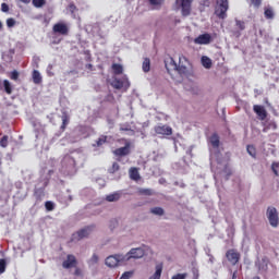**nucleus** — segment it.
Wrapping results in <instances>:
<instances>
[{
  "label": "nucleus",
  "mask_w": 279,
  "mask_h": 279,
  "mask_svg": "<svg viewBox=\"0 0 279 279\" xmlns=\"http://www.w3.org/2000/svg\"><path fill=\"white\" fill-rule=\"evenodd\" d=\"M186 64H189L186 57L180 56L179 64L175 63L173 58H170L169 61H166V69L168 73H171V71H177L182 77H186V75H189V68H186Z\"/></svg>",
  "instance_id": "obj_1"
},
{
  "label": "nucleus",
  "mask_w": 279,
  "mask_h": 279,
  "mask_svg": "<svg viewBox=\"0 0 279 279\" xmlns=\"http://www.w3.org/2000/svg\"><path fill=\"white\" fill-rule=\"evenodd\" d=\"M230 5L228 3V0H217V7L215 9V14L218 16V19H227L228 17V10Z\"/></svg>",
  "instance_id": "obj_2"
},
{
  "label": "nucleus",
  "mask_w": 279,
  "mask_h": 279,
  "mask_svg": "<svg viewBox=\"0 0 279 279\" xmlns=\"http://www.w3.org/2000/svg\"><path fill=\"white\" fill-rule=\"evenodd\" d=\"M266 217L272 228H278L279 216L278 209H276V207H268L266 210Z\"/></svg>",
  "instance_id": "obj_3"
},
{
  "label": "nucleus",
  "mask_w": 279,
  "mask_h": 279,
  "mask_svg": "<svg viewBox=\"0 0 279 279\" xmlns=\"http://www.w3.org/2000/svg\"><path fill=\"white\" fill-rule=\"evenodd\" d=\"M125 255H111L108 256L105 260V265H107V267H118L119 263H125Z\"/></svg>",
  "instance_id": "obj_4"
},
{
  "label": "nucleus",
  "mask_w": 279,
  "mask_h": 279,
  "mask_svg": "<svg viewBox=\"0 0 279 279\" xmlns=\"http://www.w3.org/2000/svg\"><path fill=\"white\" fill-rule=\"evenodd\" d=\"M175 3L181 7L182 16L191 15V5H193V0H175Z\"/></svg>",
  "instance_id": "obj_5"
},
{
  "label": "nucleus",
  "mask_w": 279,
  "mask_h": 279,
  "mask_svg": "<svg viewBox=\"0 0 279 279\" xmlns=\"http://www.w3.org/2000/svg\"><path fill=\"white\" fill-rule=\"evenodd\" d=\"M226 258L230 265L234 266L241 260V253L236 251L235 248L228 250L226 252Z\"/></svg>",
  "instance_id": "obj_6"
},
{
  "label": "nucleus",
  "mask_w": 279,
  "mask_h": 279,
  "mask_svg": "<svg viewBox=\"0 0 279 279\" xmlns=\"http://www.w3.org/2000/svg\"><path fill=\"white\" fill-rule=\"evenodd\" d=\"M95 230V226H87L81 230H78L76 233L73 234V239L76 241H82V239H86L90 235V233Z\"/></svg>",
  "instance_id": "obj_7"
},
{
  "label": "nucleus",
  "mask_w": 279,
  "mask_h": 279,
  "mask_svg": "<svg viewBox=\"0 0 279 279\" xmlns=\"http://www.w3.org/2000/svg\"><path fill=\"white\" fill-rule=\"evenodd\" d=\"M131 151H132V143L125 141V144L123 147H120L113 150V155H116L117 158H123V156H130Z\"/></svg>",
  "instance_id": "obj_8"
},
{
  "label": "nucleus",
  "mask_w": 279,
  "mask_h": 279,
  "mask_svg": "<svg viewBox=\"0 0 279 279\" xmlns=\"http://www.w3.org/2000/svg\"><path fill=\"white\" fill-rule=\"evenodd\" d=\"M145 256V250H143L142 247H137V248H132L129 253H126L124 255L125 260H132V258L134 259H138V258H143Z\"/></svg>",
  "instance_id": "obj_9"
},
{
  "label": "nucleus",
  "mask_w": 279,
  "mask_h": 279,
  "mask_svg": "<svg viewBox=\"0 0 279 279\" xmlns=\"http://www.w3.org/2000/svg\"><path fill=\"white\" fill-rule=\"evenodd\" d=\"M154 131L159 136H171V134H173V129L167 124L156 125Z\"/></svg>",
  "instance_id": "obj_10"
},
{
  "label": "nucleus",
  "mask_w": 279,
  "mask_h": 279,
  "mask_svg": "<svg viewBox=\"0 0 279 279\" xmlns=\"http://www.w3.org/2000/svg\"><path fill=\"white\" fill-rule=\"evenodd\" d=\"M53 34H60V36H69V25L63 22L56 23L52 26Z\"/></svg>",
  "instance_id": "obj_11"
},
{
  "label": "nucleus",
  "mask_w": 279,
  "mask_h": 279,
  "mask_svg": "<svg viewBox=\"0 0 279 279\" xmlns=\"http://www.w3.org/2000/svg\"><path fill=\"white\" fill-rule=\"evenodd\" d=\"M63 269H72V267H77V258L75 255L69 254L66 259L62 263Z\"/></svg>",
  "instance_id": "obj_12"
},
{
  "label": "nucleus",
  "mask_w": 279,
  "mask_h": 279,
  "mask_svg": "<svg viewBox=\"0 0 279 279\" xmlns=\"http://www.w3.org/2000/svg\"><path fill=\"white\" fill-rule=\"evenodd\" d=\"M255 114H257L259 121H265L267 119V109L260 105L253 106Z\"/></svg>",
  "instance_id": "obj_13"
},
{
  "label": "nucleus",
  "mask_w": 279,
  "mask_h": 279,
  "mask_svg": "<svg viewBox=\"0 0 279 279\" xmlns=\"http://www.w3.org/2000/svg\"><path fill=\"white\" fill-rule=\"evenodd\" d=\"M213 40V37L210 36V34L205 33L203 35H199L194 43H196V45H210V41Z\"/></svg>",
  "instance_id": "obj_14"
},
{
  "label": "nucleus",
  "mask_w": 279,
  "mask_h": 279,
  "mask_svg": "<svg viewBox=\"0 0 279 279\" xmlns=\"http://www.w3.org/2000/svg\"><path fill=\"white\" fill-rule=\"evenodd\" d=\"M209 143L214 149H219V145H221L219 134L213 133L211 136L209 137Z\"/></svg>",
  "instance_id": "obj_15"
},
{
  "label": "nucleus",
  "mask_w": 279,
  "mask_h": 279,
  "mask_svg": "<svg viewBox=\"0 0 279 279\" xmlns=\"http://www.w3.org/2000/svg\"><path fill=\"white\" fill-rule=\"evenodd\" d=\"M130 178H131V180H134L135 182H138V180H141V173H138V168L130 169Z\"/></svg>",
  "instance_id": "obj_16"
},
{
  "label": "nucleus",
  "mask_w": 279,
  "mask_h": 279,
  "mask_svg": "<svg viewBox=\"0 0 279 279\" xmlns=\"http://www.w3.org/2000/svg\"><path fill=\"white\" fill-rule=\"evenodd\" d=\"M142 69L144 73H149V71H151V60H149V58L144 59Z\"/></svg>",
  "instance_id": "obj_17"
},
{
  "label": "nucleus",
  "mask_w": 279,
  "mask_h": 279,
  "mask_svg": "<svg viewBox=\"0 0 279 279\" xmlns=\"http://www.w3.org/2000/svg\"><path fill=\"white\" fill-rule=\"evenodd\" d=\"M162 276V264H158L156 266V271L153 276L149 277V279H160Z\"/></svg>",
  "instance_id": "obj_18"
},
{
  "label": "nucleus",
  "mask_w": 279,
  "mask_h": 279,
  "mask_svg": "<svg viewBox=\"0 0 279 279\" xmlns=\"http://www.w3.org/2000/svg\"><path fill=\"white\" fill-rule=\"evenodd\" d=\"M112 88H116V90H121L124 86V82L121 81V78H114L111 83Z\"/></svg>",
  "instance_id": "obj_19"
},
{
  "label": "nucleus",
  "mask_w": 279,
  "mask_h": 279,
  "mask_svg": "<svg viewBox=\"0 0 279 279\" xmlns=\"http://www.w3.org/2000/svg\"><path fill=\"white\" fill-rule=\"evenodd\" d=\"M62 124H61V132H64V130H66V125H69V121H71V118H69V114L63 113L62 117Z\"/></svg>",
  "instance_id": "obj_20"
},
{
  "label": "nucleus",
  "mask_w": 279,
  "mask_h": 279,
  "mask_svg": "<svg viewBox=\"0 0 279 279\" xmlns=\"http://www.w3.org/2000/svg\"><path fill=\"white\" fill-rule=\"evenodd\" d=\"M111 69L114 73V75H122L123 74V65L119 64V63H113L111 65Z\"/></svg>",
  "instance_id": "obj_21"
},
{
  "label": "nucleus",
  "mask_w": 279,
  "mask_h": 279,
  "mask_svg": "<svg viewBox=\"0 0 279 279\" xmlns=\"http://www.w3.org/2000/svg\"><path fill=\"white\" fill-rule=\"evenodd\" d=\"M265 19L272 20L276 14L274 13V9L271 7H267L264 9Z\"/></svg>",
  "instance_id": "obj_22"
},
{
  "label": "nucleus",
  "mask_w": 279,
  "mask_h": 279,
  "mask_svg": "<svg viewBox=\"0 0 279 279\" xmlns=\"http://www.w3.org/2000/svg\"><path fill=\"white\" fill-rule=\"evenodd\" d=\"M33 82H34V84L43 83V76H40V72H38V70L33 71Z\"/></svg>",
  "instance_id": "obj_23"
},
{
  "label": "nucleus",
  "mask_w": 279,
  "mask_h": 279,
  "mask_svg": "<svg viewBox=\"0 0 279 279\" xmlns=\"http://www.w3.org/2000/svg\"><path fill=\"white\" fill-rule=\"evenodd\" d=\"M121 199V194L116 192L106 196L107 202H119Z\"/></svg>",
  "instance_id": "obj_24"
},
{
  "label": "nucleus",
  "mask_w": 279,
  "mask_h": 279,
  "mask_svg": "<svg viewBox=\"0 0 279 279\" xmlns=\"http://www.w3.org/2000/svg\"><path fill=\"white\" fill-rule=\"evenodd\" d=\"M121 166L119 165V162L114 161L112 163V166L108 169V173H110L111 175H114V173H117V171H120Z\"/></svg>",
  "instance_id": "obj_25"
},
{
  "label": "nucleus",
  "mask_w": 279,
  "mask_h": 279,
  "mask_svg": "<svg viewBox=\"0 0 279 279\" xmlns=\"http://www.w3.org/2000/svg\"><path fill=\"white\" fill-rule=\"evenodd\" d=\"M34 195H35L37 202H41L43 197H45V190L37 189V190L34 191Z\"/></svg>",
  "instance_id": "obj_26"
},
{
  "label": "nucleus",
  "mask_w": 279,
  "mask_h": 279,
  "mask_svg": "<svg viewBox=\"0 0 279 279\" xmlns=\"http://www.w3.org/2000/svg\"><path fill=\"white\" fill-rule=\"evenodd\" d=\"M151 215H157L158 217H162L165 215V209L162 207H153L150 208Z\"/></svg>",
  "instance_id": "obj_27"
},
{
  "label": "nucleus",
  "mask_w": 279,
  "mask_h": 279,
  "mask_svg": "<svg viewBox=\"0 0 279 279\" xmlns=\"http://www.w3.org/2000/svg\"><path fill=\"white\" fill-rule=\"evenodd\" d=\"M202 64L205 69H210V66H213V61L208 57H203Z\"/></svg>",
  "instance_id": "obj_28"
},
{
  "label": "nucleus",
  "mask_w": 279,
  "mask_h": 279,
  "mask_svg": "<svg viewBox=\"0 0 279 279\" xmlns=\"http://www.w3.org/2000/svg\"><path fill=\"white\" fill-rule=\"evenodd\" d=\"M3 86L7 95H12V84H10V81L4 80L3 81Z\"/></svg>",
  "instance_id": "obj_29"
},
{
  "label": "nucleus",
  "mask_w": 279,
  "mask_h": 279,
  "mask_svg": "<svg viewBox=\"0 0 279 279\" xmlns=\"http://www.w3.org/2000/svg\"><path fill=\"white\" fill-rule=\"evenodd\" d=\"M108 143V136L101 135L97 141H96V146L101 147V145H106Z\"/></svg>",
  "instance_id": "obj_30"
},
{
  "label": "nucleus",
  "mask_w": 279,
  "mask_h": 279,
  "mask_svg": "<svg viewBox=\"0 0 279 279\" xmlns=\"http://www.w3.org/2000/svg\"><path fill=\"white\" fill-rule=\"evenodd\" d=\"M34 8H44L47 5V0H32Z\"/></svg>",
  "instance_id": "obj_31"
},
{
  "label": "nucleus",
  "mask_w": 279,
  "mask_h": 279,
  "mask_svg": "<svg viewBox=\"0 0 279 279\" xmlns=\"http://www.w3.org/2000/svg\"><path fill=\"white\" fill-rule=\"evenodd\" d=\"M235 27H238V29L240 32H244V29H245V21H241L239 19H235Z\"/></svg>",
  "instance_id": "obj_32"
},
{
  "label": "nucleus",
  "mask_w": 279,
  "mask_h": 279,
  "mask_svg": "<svg viewBox=\"0 0 279 279\" xmlns=\"http://www.w3.org/2000/svg\"><path fill=\"white\" fill-rule=\"evenodd\" d=\"M150 5H154L156 10L160 8L165 3V0H148Z\"/></svg>",
  "instance_id": "obj_33"
},
{
  "label": "nucleus",
  "mask_w": 279,
  "mask_h": 279,
  "mask_svg": "<svg viewBox=\"0 0 279 279\" xmlns=\"http://www.w3.org/2000/svg\"><path fill=\"white\" fill-rule=\"evenodd\" d=\"M246 151L250 154V156L256 158V147H254V145H247Z\"/></svg>",
  "instance_id": "obj_34"
},
{
  "label": "nucleus",
  "mask_w": 279,
  "mask_h": 279,
  "mask_svg": "<svg viewBox=\"0 0 279 279\" xmlns=\"http://www.w3.org/2000/svg\"><path fill=\"white\" fill-rule=\"evenodd\" d=\"M45 208H46V210H48V213H51V210L56 209V204L51 201H47L45 203Z\"/></svg>",
  "instance_id": "obj_35"
},
{
  "label": "nucleus",
  "mask_w": 279,
  "mask_h": 279,
  "mask_svg": "<svg viewBox=\"0 0 279 279\" xmlns=\"http://www.w3.org/2000/svg\"><path fill=\"white\" fill-rule=\"evenodd\" d=\"M250 1V5H253V8H260V5H263V0H248Z\"/></svg>",
  "instance_id": "obj_36"
},
{
  "label": "nucleus",
  "mask_w": 279,
  "mask_h": 279,
  "mask_svg": "<svg viewBox=\"0 0 279 279\" xmlns=\"http://www.w3.org/2000/svg\"><path fill=\"white\" fill-rule=\"evenodd\" d=\"M97 263H99V256L97 254H93V256L88 260V264L89 265H97Z\"/></svg>",
  "instance_id": "obj_37"
},
{
  "label": "nucleus",
  "mask_w": 279,
  "mask_h": 279,
  "mask_svg": "<svg viewBox=\"0 0 279 279\" xmlns=\"http://www.w3.org/2000/svg\"><path fill=\"white\" fill-rule=\"evenodd\" d=\"M140 195H154V192L149 189H140Z\"/></svg>",
  "instance_id": "obj_38"
},
{
  "label": "nucleus",
  "mask_w": 279,
  "mask_h": 279,
  "mask_svg": "<svg viewBox=\"0 0 279 279\" xmlns=\"http://www.w3.org/2000/svg\"><path fill=\"white\" fill-rule=\"evenodd\" d=\"M132 276H134L133 270L125 271V272L122 274V276L120 277V279H130V278H132Z\"/></svg>",
  "instance_id": "obj_39"
},
{
  "label": "nucleus",
  "mask_w": 279,
  "mask_h": 279,
  "mask_svg": "<svg viewBox=\"0 0 279 279\" xmlns=\"http://www.w3.org/2000/svg\"><path fill=\"white\" fill-rule=\"evenodd\" d=\"M8 135H3L2 138L0 140V146L1 147H8Z\"/></svg>",
  "instance_id": "obj_40"
},
{
  "label": "nucleus",
  "mask_w": 279,
  "mask_h": 279,
  "mask_svg": "<svg viewBox=\"0 0 279 279\" xmlns=\"http://www.w3.org/2000/svg\"><path fill=\"white\" fill-rule=\"evenodd\" d=\"M15 25H16V20L15 19L9 17L7 20V26L8 27H14Z\"/></svg>",
  "instance_id": "obj_41"
},
{
  "label": "nucleus",
  "mask_w": 279,
  "mask_h": 279,
  "mask_svg": "<svg viewBox=\"0 0 279 279\" xmlns=\"http://www.w3.org/2000/svg\"><path fill=\"white\" fill-rule=\"evenodd\" d=\"M5 259H0V274H5Z\"/></svg>",
  "instance_id": "obj_42"
},
{
  "label": "nucleus",
  "mask_w": 279,
  "mask_h": 279,
  "mask_svg": "<svg viewBox=\"0 0 279 279\" xmlns=\"http://www.w3.org/2000/svg\"><path fill=\"white\" fill-rule=\"evenodd\" d=\"M271 169H272L274 174L278 177L279 174H278V170L277 169H279V162H274L271 165Z\"/></svg>",
  "instance_id": "obj_43"
},
{
  "label": "nucleus",
  "mask_w": 279,
  "mask_h": 279,
  "mask_svg": "<svg viewBox=\"0 0 279 279\" xmlns=\"http://www.w3.org/2000/svg\"><path fill=\"white\" fill-rule=\"evenodd\" d=\"M192 275H193L192 279H199V269L192 268Z\"/></svg>",
  "instance_id": "obj_44"
},
{
  "label": "nucleus",
  "mask_w": 279,
  "mask_h": 279,
  "mask_svg": "<svg viewBox=\"0 0 279 279\" xmlns=\"http://www.w3.org/2000/svg\"><path fill=\"white\" fill-rule=\"evenodd\" d=\"M187 274H177L171 279H186Z\"/></svg>",
  "instance_id": "obj_45"
},
{
  "label": "nucleus",
  "mask_w": 279,
  "mask_h": 279,
  "mask_svg": "<svg viewBox=\"0 0 279 279\" xmlns=\"http://www.w3.org/2000/svg\"><path fill=\"white\" fill-rule=\"evenodd\" d=\"M1 12H10V5H8V3L3 2L1 4Z\"/></svg>",
  "instance_id": "obj_46"
},
{
  "label": "nucleus",
  "mask_w": 279,
  "mask_h": 279,
  "mask_svg": "<svg viewBox=\"0 0 279 279\" xmlns=\"http://www.w3.org/2000/svg\"><path fill=\"white\" fill-rule=\"evenodd\" d=\"M120 132H134L130 125L126 126H120Z\"/></svg>",
  "instance_id": "obj_47"
},
{
  "label": "nucleus",
  "mask_w": 279,
  "mask_h": 279,
  "mask_svg": "<svg viewBox=\"0 0 279 279\" xmlns=\"http://www.w3.org/2000/svg\"><path fill=\"white\" fill-rule=\"evenodd\" d=\"M11 80H19V72L16 70H14L12 73H11Z\"/></svg>",
  "instance_id": "obj_48"
},
{
  "label": "nucleus",
  "mask_w": 279,
  "mask_h": 279,
  "mask_svg": "<svg viewBox=\"0 0 279 279\" xmlns=\"http://www.w3.org/2000/svg\"><path fill=\"white\" fill-rule=\"evenodd\" d=\"M69 10L73 14L75 12V10H77V7H75L73 3H70L69 4Z\"/></svg>",
  "instance_id": "obj_49"
},
{
  "label": "nucleus",
  "mask_w": 279,
  "mask_h": 279,
  "mask_svg": "<svg viewBox=\"0 0 279 279\" xmlns=\"http://www.w3.org/2000/svg\"><path fill=\"white\" fill-rule=\"evenodd\" d=\"M75 276H82V270L80 268H76L74 271Z\"/></svg>",
  "instance_id": "obj_50"
},
{
  "label": "nucleus",
  "mask_w": 279,
  "mask_h": 279,
  "mask_svg": "<svg viewBox=\"0 0 279 279\" xmlns=\"http://www.w3.org/2000/svg\"><path fill=\"white\" fill-rule=\"evenodd\" d=\"M21 3H32V0H20Z\"/></svg>",
  "instance_id": "obj_51"
},
{
  "label": "nucleus",
  "mask_w": 279,
  "mask_h": 279,
  "mask_svg": "<svg viewBox=\"0 0 279 279\" xmlns=\"http://www.w3.org/2000/svg\"><path fill=\"white\" fill-rule=\"evenodd\" d=\"M232 279H236V270L232 274Z\"/></svg>",
  "instance_id": "obj_52"
},
{
  "label": "nucleus",
  "mask_w": 279,
  "mask_h": 279,
  "mask_svg": "<svg viewBox=\"0 0 279 279\" xmlns=\"http://www.w3.org/2000/svg\"><path fill=\"white\" fill-rule=\"evenodd\" d=\"M0 29H3V23L0 21Z\"/></svg>",
  "instance_id": "obj_53"
},
{
  "label": "nucleus",
  "mask_w": 279,
  "mask_h": 279,
  "mask_svg": "<svg viewBox=\"0 0 279 279\" xmlns=\"http://www.w3.org/2000/svg\"><path fill=\"white\" fill-rule=\"evenodd\" d=\"M87 68L88 69H93V64H87Z\"/></svg>",
  "instance_id": "obj_54"
},
{
  "label": "nucleus",
  "mask_w": 279,
  "mask_h": 279,
  "mask_svg": "<svg viewBox=\"0 0 279 279\" xmlns=\"http://www.w3.org/2000/svg\"><path fill=\"white\" fill-rule=\"evenodd\" d=\"M235 36H238V38H239V36H241V33H235Z\"/></svg>",
  "instance_id": "obj_55"
},
{
  "label": "nucleus",
  "mask_w": 279,
  "mask_h": 279,
  "mask_svg": "<svg viewBox=\"0 0 279 279\" xmlns=\"http://www.w3.org/2000/svg\"><path fill=\"white\" fill-rule=\"evenodd\" d=\"M113 223H114V226H117L118 225L117 220H114Z\"/></svg>",
  "instance_id": "obj_56"
},
{
  "label": "nucleus",
  "mask_w": 279,
  "mask_h": 279,
  "mask_svg": "<svg viewBox=\"0 0 279 279\" xmlns=\"http://www.w3.org/2000/svg\"><path fill=\"white\" fill-rule=\"evenodd\" d=\"M254 279H260V278H258V277H255Z\"/></svg>",
  "instance_id": "obj_57"
}]
</instances>
